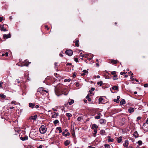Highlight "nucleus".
I'll list each match as a JSON object with an SVG mask.
<instances>
[{
  "instance_id": "nucleus-10",
  "label": "nucleus",
  "mask_w": 148,
  "mask_h": 148,
  "mask_svg": "<svg viewBox=\"0 0 148 148\" xmlns=\"http://www.w3.org/2000/svg\"><path fill=\"white\" fill-rule=\"evenodd\" d=\"M35 106L34 103H29V107L31 108H33Z\"/></svg>"
},
{
  "instance_id": "nucleus-57",
  "label": "nucleus",
  "mask_w": 148,
  "mask_h": 148,
  "mask_svg": "<svg viewBox=\"0 0 148 148\" xmlns=\"http://www.w3.org/2000/svg\"><path fill=\"white\" fill-rule=\"evenodd\" d=\"M35 107L36 108H38L39 107V105H36L35 106Z\"/></svg>"
},
{
  "instance_id": "nucleus-39",
  "label": "nucleus",
  "mask_w": 148,
  "mask_h": 148,
  "mask_svg": "<svg viewBox=\"0 0 148 148\" xmlns=\"http://www.w3.org/2000/svg\"><path fill=\"white\" fill-rule=\"evenodd\" d=\"M55 65V68H58V63H57L55 62L54 64Z\"/></svg>"
},
{
  "instance_id": "nucleus-5",
  "label": "nucleus",
  "mask_w": 148,
  "mask_h": 148,
  "mask_svg": "<svg viewBox=\"0 0 148 148\" xmlns=\"http://www.w3.org/2000/svg\"><path fill=\"white\" fill-rule=\"evenodd\" d=\"M0 29L1 31H3L4 32L8 30L6 28H5L3 25H0Z\"/></svg>"
},
{
  "instance_id": "nucleus-48",
  "label": "nucleus",
  "mask_w": 148,
  "mask_h": 148,
  "mask_svg": "<svg viewBox=\"0 0 148 148\" xmlns=\"http://www.w3.org/2000/svg\"><path fill=\"white\" fill-rule=\"evenodd\" d=\"M76 73H74L73 74V77H75L76 76Z\"/></svg>"
},
{
  "instance_id": "nucleus-25",
  "label": "nucleus",
  "mask_w": 148,
  "mask_h": 148,
  "mask_svg": "<svg viewBox=\"0 0 148 148\" xmlns=\"http://www.w3.org/2000/svg\"><path fill=\"white\" fill-rule=\"evenodd\" d=\"M101 115V114L99 113L98 115L96 116H95V119H99L100 118V115Z\"/></svg>"
},
{
  "instance_id": "nucleus-24",
  "label": "nucleus",
  "mask_w": 148,
  "mask_h": 148,
  "mask_svg": "<svg viewBox=\"0 0 148 148\" xmlns=\"http://www.w3.org/2000/svg\"><path fill=\"white\" fill-rule=\"evenodd\" d=\"M66 116L69 117V118H68V119L69 120L70 119V117H71L72 116V115L71 114L69 113H67L66 114Z\"/></svg>"
},
{
  "instance_id": "nucleus-29",
  "label": "nucleus",
  "mask_w": 148,
  "mask_h": 148,
  "mask_svg": "<svg viewBox=\"0 0 148 148\" xmlns=\"http://www.w3.org/2000/svg\"><path fill=\"white\" fill-rule=\"evenodd\" d=\"M57 129L59 130V133H60L62 132L61 127H58L57 128Z\"/></svg>"
},
{
  "instance_id": "nucleus-51",
  "label": "nucleus",
  "mask_w": 148,
  "mask_h": 148,
  "mask_svg": "<svg viewBox=\"0 0 148 148\" xmlns=\"http://www.w3.org/2000/svg\"><path fill=\"white\" fill-rule=\"evenodd\" d=\"M81 119V118L79 117H78L77 119V121H80Z\"/></svg>"
},
{
  "instance_id": "nucleus-59",
  "label": "nucleus",
  "mask_w": 148,
  "mask_h": 148,
  "mask_svg": "<svg viewBox=\"0 0 148 148\" xmlns=\"http://www.w3.org/2000/svg\"><path fill=\"white\" fill-rule=\"evenodd\" d=\"M76 86L77 87L78 86H79V83H77L76 84Z\"/></svg>"
},
{
  "instance_id": "nucleus-46",
  "label": "nucleus",
  "mask_w": 148,
  "mask_h": 148,
  "mask_svg": "<svg viewBox=\"0 0 148 148\" xmlns=\"http://www.w3.org/2000/svg\"><path fill=\"white\" fill-rule=\"evenodd\" d=\"M3 83L2 82H0V87L2 88H3L2 87V84H3Z\"/></svg>"
},
{
  "instance_id": "nucleus-44",
  "label": "nucleus",
  "mask_w": 148,
  "mask_h": 148,
  "mask_svg": "<svg viewBox=\"0 0 148 148\" xmlns=\"http://www.w3.org/2000/svg\"><path fill=\"white\" fill-rule=\"evenodd\" d=\"M74 60L76 62H78V58H74Z\"/></svg>"
},
{
  "instance_id": "nucleus-33",
  "label": "nucleus",
  "mask_w": 148,
  "mask_h": 148,
  "mask_svg": "<svg viewBox=\"0 0 148 148\" xmlns=\"http://www.w3.org/2000/svg\"><path fill=\"white\" fill-rule=\"evenodd\" d=\"M97 130L96 129H94V137H95L96 136V133H97Z\"/></svg>"
},
{
  "instance_id": "nucleus-58",
  "label": "nucleus",
  "mask_w": 148,
  "mask_h": 148,
  "mask_svg": "<svg viewBox=\"0 0 148 148\" xmlns=\"http://www.w3.org/2000/svg\"><path fill=\"white\" fill-rule=\"evenodd\" d=\"M80 54L81 56V57H82V58H83V57H84V55H82V52H81V53H80Z\"/></svg>"
},
{
  "instance_id": "nucleus-53",
  "label": "nucleus",
  "mask_w": 148,
  "mask_h": 148,
  "mask_svg": "<svg viewBox=\"0 0 148 148\" xmlns=\"http://www.w3.org/2000/svg\"><path fill=\"white\" fill-rule=\"evenodd\" d=\"M95 88H91V91H94V90H95Z\"/></svg>"
},
{
  "instance_id": "nucleus-18",
  "label": "nucleus",
  "mask_w": 148,
  "mask_h": 148,
  "mask_svg": "<svg viewBox=\"0 0 148 148\" xmlns=\"http://www.w3.org/2000/svg\"><path fill=\"white\" fill-rule=\"evenodd\" d=\"M125 103V99H123L120 102V104L121 105L124 104Z\"/></svg>"
},
{
  "instance_id": "nucleus-14",
  "label": "nucleus",
  "mask_w": 148,
  "mask_h": 148,
  "mask_svg": "<svg viewBox=\"0 0 148 148\" xmlns=\"http://www.w3.org/2000/svg\"><path fill=\"white\" fill-rule=\"evenodd\" d=\"M134 133V134H133V136H134L135 138L138 137L139 135L138 133V132L137 131H135Z\"/></svg>"
},
{
  "instance_id": "nucleus-4",
  "label": "nucleus",
  "mask_w": 148,
  "mask_h": 148,
  "mask_svg": "<svg viewBox=\"0 0 148 148\" xmlns=\"http://www.w3.org/2000/svg\"><path fill=\"white\" fill-rule=\"evenodd\" d=\"M37 92H38L40 93H43L44 92H47V91L46 90H44L43 89V88H42L41 87L40 88L38 89L37 90Z\"/></svg>"
},
{
  "instance_id": "nucleus-35",
  "label": "nucleus",
  "mask_w": 148,
  "mask_h": 148,
  "mask_svg": "<svg viewBox=\"0 0 148 148\" xmlns=\"http://www.w3.org/2000/svg\"><path fill=\"white\" fill-rule=\"evenodd\" d=\"M59 123V121L58 120H56L53 121V123L55 124H56Z\"/></svg>"
},
{
  "instance_id": "nucleus-60",
  "label": "nucleus",
  "mask_w": 148,
  "mask_h": 148,
  "mask_svg": "<svg viewBox=\"0 0 148 148\" xmlns=\"http://www.w3.org/2000/svg\"><path fill=\"white\" fill-rule=\"evenodd\" d=\"M126 148H133L132 146H130L129 147H127Z\"/></svg>"
},
{
  "instance_id": "nucleus-8",
  "label": "nucleus",
  "mask_w": 148,
  "mask_h": 148,
  "mask_svg": "<svg viewBox=\"0 0 148 148\" xmlns=\"http://www.w3.org/2000/svg\"><path fill=\"white\" fill-rule=\"evenodd\" d=\"M128 141L127 140H126L125 141V143L123 144V145L126 148L128 147Z\"/></svg>"
},
{
  "instance_id": "nucleus-56",
  "label": "nucleus",
  "mask_w": 148,
  "mask_h": 148,
  "mask_svg": "<svg viewBox=\"0 0 148 148\" xmlns=\"http://www.w3.org/2000/svg\"><path fill=\"white\" fill-rule=\"evenodd\" d=\"M5 55L6 56H8V52H6L5 54Z\"/></svg>"
},
{
  "instance_id": "nucleus-1",
  "label": "nucleus",
  "mask_w": 148,
  "mask_h": 148,
  "mask_svg": "<svg viewBox=\"0 0 148 148\" xmlns=\"http://www.w3.org/2000/svg\"><path fill=\"white\" fill-rule=\"evenodd\" d=\"M69 92L68 90L66 88L63 89L61 90H55V93L56 95L59 96L60 95L64 94L65 95H67Z\"/></svg>"
},
{
  "instance_id": "nucleus-43",
  "label": "nucleus",
  "mask_w": 148,
  "mask_h": 148,
  "mask_svg": "<svg viewBox=\"0 0 148 148\" xmlns=\"http://www.w3.org/2000/svg\"><path fill=\"white\" fill-rule=\"evenodd\" d=\"M83 72L85 73H85H88V71H87L86 70H83Z\"/></svg>"
},
{
  "instance_id": "nucleus-20",
  "label": "nucleus",
  "mask_w": 148,
  "mask_h": 148,
  "mask_svg": "<svg viewBox=\"0 0 148 148\" xmlns=\"http://www.w3.org/2000/svg\"><path fill=\"white\" fill-rule=\"evenodd\" d=\"M105 121H106L105 119H101L99 120L100 123L101 124L104 123Z\"/></svg>"
},
{
  "instance_id": "nucleus-36",
  "label": "nucleus",
  "mask_w": 148,
  "mask_h": 148,
  "mask_svg": "<svg viewBox=\"0 0 148 148\" xmlns=\"http://www.w3.org/2000/svg\"><path fill=\"white\" fill-rule=\"evenodd\" d=\"M74 103V100H71V101L69 102V104L70 105H71L72 104Z\"/></svg>"
},
{
  "instance_id": "nucleus-16",
  "label": "nucleus",
  "mask_w": 148,
  "mask_h": 148,
  "mask_svg": "<svg viewBox=\"0 0 148 148\" xmlns=\"http://www.w3.org/2000/svg\"><path fill=\"white\" fill-rule=\"evenodd\" d=\"M118 62V61L116 60H111V62L114 64H116Z\"/></svg>"
},
{
  "instance_id": "nucleus-15",
  "label": "nucleus",
  "mask_w": 148,
  "mask_h": 148,
  "mask_svg": "<svg viewBox=\"0 0 148 148\" xmlns=\"http://www.w3.org/2000/svg\"><path fill=\"white\" fill-rule=\"evenodd\" d=\"M28 62L29 63H30V62H29L25 60L24 62V64L23 65L21 66H28L29 65V63H28Z\"/></svg>"
},
{
  "instance_id": "nucleus-41",
  "label": "nucleus",
  "mask_w": 148,
  "mask_h": 148,
  "mask_svg": "<svg viewBox=\"0 0 148 148\" xmlns=\"http://www.w3.org/2000/svg\"><path fill=\"white\" fill-rule=\"evenodd\" d=\"M71 81V79H65L64 80V81L65 82H69Z\"/></svg>"
},
{
  "instance_id": "nucleus-50",
  "label": "nucleus",
  "mask_w": 148,
  "mask_h": 148,
  "mask_svg": "<svg viewBox=\"0 0 148 148\" xmlns=\"http://www.w3.org/2000/svg\"><path fill=\"white\" fill-rule=\"evenodd\" d=\"M3 19V18L0 17V22H1Z\"/></svg>"
},
{
  "instance_id": "nucleus-55",
  "label": "nucleus",
  "mask_w": 148,
  "mask_h": 148,
  "mask_svg": "<svg viewBox=\"0 0 148 148\" xmlns=\"http://www.w3.org/2000/svg\"><path fill=\"white\" fill-rule=\"evenodd\" d=\"M120 98V96H117V99L118 100H119V99Z\"/></svg>"
},
{
  "instance_id": "nucleus-27",
  "label": "nucleus",
  "mask_w": 148,
  "mask_h": 148,
  "mask_svg": "<svg viewBox=\"0 0 148 148\" xmlns=\"http://www.w3.org/2000/svg\"><path fill=\"white\" fill-rule=\"evenodd\" d=\"M0 97L2 98H5L6 96L2 93H1L0 94Z\"/></svg>"
},
{
  "instance_id": "nucleus-38",
  "label": "nucleus",
  "mask_w": 148,
  "mask_h": 148,
  "mask_svg": "<svg viewBox=\"0 0 148 148\" xmlns=\"http://www.w3.org/2000/svg\"><path fill=\"white\" fill-rule=\"evenodd\" d=\"M114 101L117 103H118L119 102V100H118L117 99H114Z\"/></svg>"
},
{
  "instance_id": "nucleus-47",
  "label": "nucleus",
  "mask_w": 148,
  "mask_h": 148,
  "mask_svg": "<svg viewBox=\"0 0 148 148\" xmlns=\"http://www.w3.org/2000/svg\"><path fill=\"white\" fill-rule=\"evenodd\" d=\"M148 84H145L144 85V87H147L148 86Z\"/></svg>"
},
{
  "instance_id": "nucleus-2",
  "label": "nucleus",
  "mask_w": 148,
  "mask_h": 148,
  "mask_svg": "<svg viewBox=\"0 0 148 148\" xmlns=\"http://www.w3.org/2000/svg\"><path fill=\"white\" fill-rule=\"evenodd\" d=\"M47 128L46 127L43 125H42L39 129L40 133L41 134H45L46 132Z\"/></svg>"
},
{
  "instance_id": "nucleus-31",
  "label": "nucleus",
  "mask_w": 148,
  "mask_h": 148,
  "mask_svg": "<svg viewBox=\"0 0 148 148\" xmlns=\"http://www.w3.org/2000/svg\"><path fill=\"white\" fill-rule=\"evenodd\" d=\"M103 82L102 81H100L97 82V84L101 86L103 84Z\"/></svg>"
},
{
  "instance_id": "nucleus-17",
  "label": "nucleus",
  "mask_w": 148,
  "mask_h": 148,
  "mask_svg": "<svg viewBox=\"0 0 148 148\" xmlns=\"http://www.w3.org/2000/svg\"><path fill=\"white\" fill-rule=\"evenodd\" d=\"M98 128V126L97 125H96V124H93L92 125V129H97Z\"/></svg>"
},
{
  "instance_id": "nucleus-63",
  "label": "nucleus",
  "mask_w": 148,
  "mask_h": 148,
  "mask_svg": "<svg viewBox=\"0 0 148 148\" xmlns=\"http://www.w3.org/2000/svg\"><path fill=\"white\" fill-rule=\"evenodd\" d=\"M96 65L97 67H99V64L98 63H97L96 64Z\"/></svg>"
},
{
  "instance_id": "nucleus-23",
  "label": "nucleus",
  "mask_w": 148,
  "mask_h": 148,
  "mask_svg": "<svg viewBox=\"0 0 148 148\" xmlns=\"http://www.w3.org/2000/svg\"><path fill=\"white\" fill-rule=\"evenodd\" d=\"M117 140L118 143H121L122 141V137H120L119 138H117Z\"/></svg>"
},
{
  "instance_id": "nucleus-64",
  "label": "nucleus",
  "mask_w": 148,
  "mask_h": 148,
  "mask_svg": "<svg viewBox=\"0 0 148 148\" xmlns=\"http://www.w3.org/2000/svg\"><path fill=\"white\" fill-rule=\"evenodd\" d=\"M14 108V107H10V109H13V108Z\"/></svg>"
},
{
  "instance_id": "nucleus-42",
  "label": "nucleus",
  "mask_w": 148,
  "mask_h": 148,
  "mask_svg": "<svg viewBox=\"0 0 148 148\" xmlns=\"http://www.w3.org/2000/svg\"><path fill=\"white\" fill-rule=\"evenodd\" d=\"M116 72L115 71H112L111 72V74L112 75H116Z\"/></svg>"
},
{
  "instance_id": "nucleus-13",
  "label": "nucleus",
  "mask_w": 148,
  "mask_h": 148,
  "mask_svg": "<svg viewBox=\"0 0 148 148\" xmlns=\"http://www.w3.org/2000/svg\"><path fill=\"white\" fill-rule=\"evenodd\" d=\"M37 117V115L35 114L34 116H31L29 118L30 119H32L33 120H35Z\"/></svg>"
},
{
  "instance_id": "nucleus-9",
  "label": "nucleus",
  "mask_w": 148,
  "mask_h": 148,
  "mask_svg": "<svg viewBox=\"0 0 148 148\" xmlns=\"http://www.w3.org/2000/svg\"><path fill=\"white\" fill-rule=\"evenodd\" d=\"M28 138L27 136H25L23 137H20V139L23 140L24 141L26 140H27L28 139Z\"/></svg>"
},
{
  "instance_id": "nucleus-45",
  "label": "nucleus",
  "mask_w": 148,
  "mask_h": 148,
  "mask_svg": "<svg viewBox=\"0 0 148 148\" xmlns=\"http://www.w3.org/2000/svg\"><path fill=\"white\" fill-rule=\"evenodd\" d=\"M16 102V101H13L11 102V104H15V103Z\"/></svg>"
},
{
  "instance_id": "nucleus-28",
  "label": "nucleus",
  "mask_w": 148,
  "mask_h": 148,
  "mask_svg": "<svg viewBox=\"0 0 148 148\" xmlns=\"http://www.w3.org/2000/svg\"><path fill=\"white\" fill-rule=\"evenodd\" d=\"M112 89L114 90H117L118 89V87L116 86H114L112 88Z\"/></svg>"
},
{
  "instance_id": "nucleus-26",
  "label": "nucleus",
  "mask_w": 148,
  "mask_h": 148,
  "mask_svg": "<svg viewBox=\"0 0 148 148\" xmlns=\"http://www.w3.org/2000/svg\"><path fill=\"white\" fill-rule=\"evenodd\" d=\"M103 99L101 97H100L99 99V101L100 103H104L103 102Z\"/></svg>"
},
{
  "instance_id": "nucleus-54",
  "label": "nucleus",
  "mask_w": 148,
  "mask_h": 148,
  "mask_svg": "<svg viewBox=\"0 0 148 148\" xmlns=\"http://www.w3.org/2000/svg\"><path fill=\"white\" fill-rule=\"evenodd\" d=\"M125 72H121L120 74L121 75H123V74H125Z\"/></svg>"
},
{
  "instance_id": "nucleus-34",
  "label": "nucleus",
  "mask_w": 148,
  "mask_h": 148,
  "mask_svg": "<svg viewBox=\"0 0 148 148\" xmlns=\"http://www.w3.org/2000/svg\"><path fill=\"white\" fill-rule=\"evenodd\" d=\"M117 77V75H114V76L113 78V80H115L117 79H118V78L117 77Z\"/></svg>"
},
{
  "instance_id": "nucleus-7",
  "label": "nucleus",
  "mask_w": 148,
  "mask_h": 148,
  "mask_svg": "<svg viewBox=\"0 0 148 148\" xmlns=\"http://www.w3.org/2000/svg\"><path fill=\"white\" fill-rule=\"evenodd\" d=\"M58 113L54 112L52 115L51 117L52 118H56L58 115Z\"/></svg>"
},
{
  "instance_id": "nucleus-32",
  "label": "nucleus",
  "mask_w": 148,
  "mask_h": 148,
  "mask_svg": "<svg viewBox=\"0 0 148 148\" xmlns=\"http://www.w3.org/2000/svg\"><path fill=\"white\" fill-rule=\"evenodd\" d=\"M137 143L139 145H141L143 143L142 141L139 140L137 142Z\"/></svg>"
},
{
  "instance_id": "nucleus-6",
  "label": "nucleus",
  "mask_w": 148,
  "mask_h": 148,
  "mask_svg": "<svg viewBox=\"0 0 148 148\" xmlns=\"http://www.w3.org/2000/svg\"><path fill=\"white\" fill-rule=\"evenodd\" d=\"M11 36V34H4L3 36V38H10Z\"/></svg>"
},
{
  "instance_id": "nucleus-40",
  "label": "nucleus",
  "mask_w": 148,
  "mask_h": 148,
  "mask_svg": "<svg viewBox=\"0 0 148 148\" xmlns=\"http://www.w3.org/2000/svg\"><path fill=\"white\" fill-rule=\"evenodd\" d=\"M104 146L105 147H106V148H109L110 147V145H109L105 144V145H104Z\"/></svg>"
},
{
  "instance_id": "nucleus-22",
  "label": "nucleus",
  "mask_w": 148,
  "mask_h": 148,
  "mask_svg": "<svg viewBox=\"0 0 148 148\" xmlns=\"http://www.w3.org/2000/svg\"><path fill=\"white\" fill-rule=\"evenodd\" d=\"M70 135V133L69 132H67L66 134H65V132H62V135L63 136H65V137H66L67 136H69Z\"/></svg>"
},
{
  "instance_id": "nucleus-30",
  "label": "nucleus",
  "mask_w": 148,
  "mask_h": 148,
  "mask_svg": "<svg viewBox=\"0 0 148 148\" xmlns=\"http://www.w3.org/2000/svg\"><path fill=\"white\" fill-rule=\"evenodd\" d=\"M86 98L88 99L89 101L91 100V99L89 97V95H88L86 97Z\"/></svg>"
},
{
  "instance_id": "nucleus-62",
  "label": "nucleus",
  "mask_w": 148,
  "mask_h": 148,
  "mask_svg": "<svg viewBox=\"0 0 148 148\" xmlns=\"http://www.w3.org/2000/svg\"><path fill=\"white\" fill-rule=\"evenodd\" d=\"M146 123L147 124H148V118L147 119L146 121Z\"/></svg>"
},
{
  "instance_id": "nucleus-21",
  "label": "nucleus",
  "mask_w": 148,
  "mask_h": 148,
  "mask_svg": "<svg viewBox=\"0 0 148 148\" xmlns=\"http://www.w3.org/2000/svg\"><path fill=\"white\" fill-rule=\"evenodd\" d=\"M75 43L76 46L78 47L79 45V41L78 40H76L75 41Z\"/></svg>"
},
{
  "instance_id": "nucleus-11",
  "label": "nucleus",
  "mask_w": 148,
  "mask_h": 148,
  "mask_svg": "<svg viewBox=\"0 0 148 148\" xmlns=\"http://www.w3.org/2000/svg\"><path fill=\"white\" fill-rule=\"evenodd\" d=\"M134 111V108L130 107L128 109V112H129L131 113L132 112H133Z\"/></svg>"
},
{
  "instance_id": "nucleus-3",
  "label": "nucleus",
  "mask_w": 148,
  "mask_h": 148,
  "mask_svg": "<svg viewBox=\"0 0 148 148\" xmlns=\"http://www.w3.org/2000/svg\"><path fill=\"white\" fill-rule=\"evenodd\" d=\"M65 53L66 55L71 56L72 55L73 52L71 50H67L65 51Z\"/></svg>"
},
{
  "instance_id": "nucleus-49",
  "label": "nucleus",
  "mask_w": 148,
  "mask_h": 148,
  "mask_svg": "<svg viewBox=\"0 0 148 148\" xmlns=\"http://www.w3.org/2000/svg\"><path fill=\"white\" fill-rule=\"evenodd\" d=\"M141 119V117L140 116L138 117L137 118V121H138L140 120Z\"/></svg>"
},
{
  "instance_id": "nucleus-37",
  "label": "nucleus",
  "mask_w": 148,
  "mask_h": 148,
  "mask_svg": "<svg viewBox=\"0 0 148 148\" xmlns=\"http://www.w3.org/2000/svg\"><path fill=\"white\" fill-rule=\"evenodd\" d=\"M105 133V131L103 130H101L100 131V133L101 134H103Z\"/></svg>"
},
{
  "instance_id": "nucleus-12",
  "label": "nucleus",
  "mask_w": 148,
  "mask_h": 148,
  "mask_svg": "<svg viewBox=\"0 0 148 148\" xmlns=\"http://www.w3.org/2000/svg\"><path fill=\"white\" fill-rule=\"evenodd\" d=\"M108 140L109 142H112L113 141L114 139L111 138L110 136H108Z\"/></svg>"
},
{
  "instance_id": "nucleus-61",
  "label": "nucleus",
  "mask_w": 148,
  "mask_h": 148,
  "mask_svg": "<svg viewBox=\"0 0 148 148\" xmlns=\"http://www.w3.org/2000/svg\"><path fill=\"white\" fill-rule=\"evenodd\" d=\"M85 75V73H84L81 74V75L82 76H83L84 75Z\"/></svg>"
},
{
  "instance_id": "nucleus-52",
  "label": "nucleus",
  "mask_w": 148,
  "mask_h": 148,
  "mask_svg": "<svg viewBox=\"0 0 148 148\" xmlns=\"http://www.w3.org/2000/svg\"><path fill=\"white\" fill-rule=\"evenodd\" d=\"M42 145H40L39 147H38V148H42Z\"/></svg>"
},
{
  "instance_id": "nucleus-19",
  "label": "nucleus",
  "mask_w": 148,
  "mask_h": 148,
  "mask_svg": "<svg viewBox=\"0 0 148 148\" xmlns=\"http://www.w3.org/2000/svg\"><path fill=\"white\" fill-rule=\"evenodd\" d=\"M70 143V141L67 140H66L65 142H64V145L66 146H67Z\"/></svg>"
}]
</instances>
